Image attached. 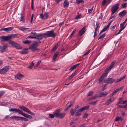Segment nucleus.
I'll list each match as a JSON object with an SVG mask.
<instances>
[{"mask_svg":"<svg viewBox=\"0 0 127 127\" xmlns=\"http://www.w3.org/2000/svg\"><path fill=\"white\" fill-rule=\"evenodd\" d=\"M39 18L43 20L45 19L44 15L43 13H41L40 14Z\"/></svg>","mask_w":127,"mask_h":127,"instance_id":"58836bf2","label":"nucleus"},{"mask_svg":"<svg viewBox=\"0 0 127 127\" xmlns=\"http://www.w3.org/2000/svg\"><path fill=\"white\" fill-rule=\"evenodd\" d=\"M33 14H32L31 16V20L30 21L31 23H32V22L33 19Z\"/></svg>","mask_w":127,"mask_h":127,"instance_id":"338daca9","label":"nucleus"},{"mask_svg":"<svg viewBox=\"0 0 127 127\" xmlns=\"http://www.w3.org/2000/svg\"><path fill=\"white\" fill-rule=\"evenodd\" d=\"M127 105V104H126V105L124 106H122L120 105H118V108H126V106Z\"/></svg>","mask_w":127,"mask_h":127,"instance_id":"49530a36","label":"nucleus"},{"mask_svg":"<svg viewBox=\"0 0 127 127\" xmlns=\"http://www.w3.org/2000/svg\"><path fill=\"white\" fill-rule=\"evenodd\" d=\"M10 44L14 46L16 49H21L22 47L18 43H17L14 41H11L9 42Z\"/></svg>","mask_w":127,"mask_h":127,"instance_id":"423d86ee","label":"nucleus"},{"mask_svg":"<svg viewBox=\"0 0 127 127\" xmlns=\"http://www.w3.org/2000/svg\"><path fill=\"white\" fill-rule=\"evenodd\" d=\"M127 4V3H124L123 4H122L121 6L123 8H125L126 7V5Z\"/></svg>","mask_w":127,"mask_h":127,"instance_id":"a18cd8bd","label":"nucleus"},{"mask_svg":"<svg viewBox=\"0 0 127 127\" xmlns=\"http://www.w3.org/2000/svg\"><path fill=\"white\" fill-rule=\"evenodd\" d=\"M69 4V2L67 0H65L63 3L64 7L65 8H67Z\"/></svg>","mask_w":127,"mask_h":127,"instance_id":"412c9836","label":"nucleus"},{"mask_svg":"<svg viewBox=\"0 0 127 127\" xmlns=\"http://www.w3.org/2000/svg\"><path fill=\"white\" fill-rule=\"evenodd\" d=\"M98 96H97V95L94 96L93 97H90V100H94L95 99H96V97H98Z\"/></svg>","mask_w":127,"mask_h":127,"instance_id":"5fc2aeb1","label":"nucleus"},{"mask_svg":"<svg viewBox=\"0 0 127 127\" xmlns=\"http://www.w3.org/2000/svg\"><path fill=\"white\" fill-rule=\"evenodd\" d=\"M45 38L47 37H54L56 36V34L54 33V31L52 30L51 31H48L44 33Z\"/></svg>","mask_w":127,"mask_h":127,"instance_id":"7ed1b4c3","label":"nucleus"},{"mask_svg":"<svg viewBox=\"0 0 127 127\" xmlns=\"http://www.w3.org/2000/svg\"><path fill=\"white\" fill-rule=\"evenodd\" d=\"M8 45L7 43L4 44L2 46H0V52L1 53H3L6 51L7 50Z\"/></svg>","mask_w":127,"mask_h":127,"instance_id":"0eeeda50","label":"nucleus"},{"mask_svg":"<svg viewBox=\"0 0 127 127\" xmlns=\"http://www.w3.org/2000/svg\"><path fill=\"white\" fill-rule=\"evenodd\" d=\"M41 42L40 41H35L33 44L29 46V49L32 50V51L33 52L39 50V49L37 48V47Z\"/></svg>","mask_w":127,"mask_h":127,"instance_id":"f257e3e1","label":"nucleus"},{"mask_svg":"<svg viewBox=\"0 0 127 127\" xmlns=\"http://www.w3.org/2000/svg\"><path fill=\"white\" fill-rule=\"evenodd\" d=\"M89 107L90 106L89 105L86 106L82 107L80 109H79L81 112L83 111H84L85 109H88L89 108Z\"/></svg>","mask_w":127,"mask_h":127,"instance_id":"4be33fe9","label":"nucleus"},{"mask_svg":"<svg viewBox=\"0 0 127 127\" xmlns=\"http://www.w3.org/2000/svg\"><path fill=\"white\" fill-rule=\"evenodd\" d=\"M105 33H104L102 34V35H100L98 39H101V38H103L105 37Z\"/></svg>","mask_w":127,"mask_h":127,"instance_id":"ea45409f","label":"nucleus"},{"mask_svg":"<svg viewBox=\"0 0 127 127\" xmlns=\"http://www.w3.org/2000/svg\"><path fill=\"white\" fill-rule=\"evenodd\" d=\"M22 42L23 43L25 44L29 45L32 42L30 40H26L25 41H23Z\"/></svg>","mask_w":127,"mask_h":127,"instance_id":"7c9ffc66","label":"nucleus"},{"mask_svg":"<svg viewBox=\"0 0 127 127\" xmlns=\"http://www.w3.org/2000/svg\"><path fill=\"white\" fill-rule=\"evenodd\" d=\"M126 77V75H124L122 77L118 79L117 81H115V83H117L120 82L123 79H124Z\"/></svg>","mask_w":127,"mask_h":127,"instance_id":"cd10ccee","label":"nucleus"},{"mask_svg":"<svg viewBox=\"0 0 127 127\" xmlns=\"http://www.w3.org/2000/svg\"><path fill=\"white\" fill-rule=\"evenodd\" d=\"M59 111V109L53 112V114L55 115L56 117L62 119L65 115L66 113H60Z\"/></svg>","mask_w":127,"mask_h":127,"instance_id":"f03ea898","label":"nucleus"},{"mask_svg":"<svg viewBox=\"0 0 127 127\" xmlns=\"http://www.w3.org/2000/svg\"><path fill=\"white\" fill-rule=\"evenodd\" d=\"M59 54V53L58 52H56L55 53L53 57V60L54 61L56 60V59Z\"/></svg>","mask_w":127,"mask_h":127,"instance_id":"c85d7f7f","label":"nucleus"},{"mask_svg":"<svg viewBox=\"0 0 127 127\" xmlns=\"http://www.w3.org/2000/svg\"><path fill=\"white\" fill-rule=\"evenodd\" d=\"M23 118H24V117H19V116H18L17 120H20L23 121Z\"/></svg>","mask_w":127,"mask_h":127,"instance_id":"4d7b16f0","label":"nucleus"},{"mask_svg":"<svg viewBox=\"0 0 127 127\" xmlns=\"http://www.w3.org/2000/svg\"><path fill=\"white\" fill-rule=\"evenodd\" d=\"M91 50V49H90L89 50H88L86 53L85 54L83 55V56H85L88 54L90 52Z\"/></svg>","mask_w":127,"mask_h":127,"instance_id":"680f3d73","label":"nucleus"},{"mask_svg":"<svg viewBox=\"0 0 127 127\" xmlns=\"http://www.w3.org/2000/svg\"><path fill=\"white\" fill-rule=\"evenodd\" d=\"M33 0H32V3H31V8L32 10H33Z\"/></svg>","mask_w":127,"mask_h":127,"instance_id":"13d9d810","label":"nucleus"},{"mask_svg":"<svg viewBox=\"0 0 127 127\" xmlns=\"http://www.w3.org/2000/svg\"><path fill=\"white\" fill-rule=\"evenodd\" d=\"M126 10H123V11L120 12L118 15L120 17L124 16L126 14Z\"/></svg>","mask_w":127,"mask_h":127,"instance_id":"aec40b11","label":"nucleus"},{"mask_svg":"<svg viewBox=\"0 0 127 127\" xmlns=\"http://www.w3.org/2000/svg\"><path fill=\"white\" fill-rule=\"evenodd\" d=\"M108 28L106 26L104 27V28L102 29V30H101L100 33L99 34H101L103 32H105L106 31L107 29Z\"/></svg>","mask_w":127,"mask_h":127,"instance_id":"473e14b6","label":"nucleus"},{"mask_svg":"<svg viewBox=\"0 0 127 127\" xmlns=\"http://www.w3.org/2000/svg\"><path fill=\"white\" fill-rule=\"evenodd\" d=\"M75 110H74L73 108H71L70 110V112L71 113V115L73 116L74 115L75 112Z\"/></svg>","mask_w":127,"mask_h":127,"instance_id":"2f4dec72","label":"nucleus"},{"mask_svg":"<svg viewBox=\"0 0 127 127\" xmlns=\"http://www.w3.org/2000/svg\"><path fill=\"white\" fill-rule=\"evenodd\" d=\"M79 64L80 63H79L78 64L73 65L69 69V70H71V71H72L73 70L75 69L78 66Z\"/></svg>","mask_w":127,"mask_h":127,"instance_id":"393cba45","label":"nucleus"},{"mask_svg":"<svg viewBox=\"0 0 127 127\" xmlns=\"http://www.w3.org/2000/svg\"><path fill=\"white\" fill-rule=\"evenodd\" d=\"M49 118H54L55 116L53 114H49Z\"/></svg>","mask_w":127,"mask_h":127,"instance_id":"79ce46f5","label":"nucleus"},{"mask_svg":"<svg viewBox=\"0 0 127 127\" xmlns=\"http://www.w3.org/2000/svg\"><path fill=\"white\" fill-rule=\"evenodd\" d=\"M9 68L8 66L4 67L1 69H0V74H3L7 72L9 70Z\"/></svg>","mask_w":127,"mask_h":127,"instance_id":"1a4fd4ad","label":"nucleus"},{"mask_svg":"<svg viewBox=\"0 0 127 127\" xmlns=\"http://www.w3.org/2000/svg\"><path fill=\"white\" fill-rule=\"evenodd\" d=\"M119 4L118 3H117L114 5L111 8V14H114L115 12L118 9L119 7Z\"/></svg>","mask_w":127,"mask_h":127,"instance_id":"20e7f679","label":"nucleus"},{"mask_svg":"<svg viewBox=\"0 0 127 127\" xmlns=\"http://www.w3.org/2000/svg\"><path fill=\"white\" fill-rule=\"evenodd\" d=\"M76 29H75L73 31H72V33L70 36V38H71L72 37L74 33L76 31Z\"/></svg>","mask_w":127,"mask_h":127,"instance_id":"c03bdc74","label":"nucleus"},{"mask_svg":"<svg viewBox=\"0 0 127 127\" xmlns=\"http://www.w3.org/2000/svg\"><path fill=\"white\" fill-rule=\"evenodd\" d=\"M18 117V116H12L10 117V118L13 119L17 120Z\"/></svg>","mask_w":127,"mask_h":127,"instance_id":"37998d69","label":"nucleus"},{"mask_svg":"<svg viewBox=\"0 0 127 127\" xmlns=\"http://www.w3.org/2000/svg\"><path fill=\"white\" fill-rule=\"evenodd\" d=\"M98 101L97 100L91 102H90L89 104L94 105L96 104Z\"/></svg>","mask_w":127,"mask_h":127,"instance_id":"de8ad7c7","label":"nucleus"},{"mask_svg":"<svg viewBox=\"0 0 127 127\" xmlns=\"http://www.w3.org/2000/svg\"><path fill=\"white\" fill-rule=\"evenodd\" d=\"M108 73L106 72L103 74L99 79V83L100 84L101 83L103 82V81L105 78L106 77L108 74Z\"/></svg>","mask_w":127,"mask_h":127,"instance_id":"6e6552de","label":"nucleus"},{"mask_svg":"<svg viewBox=\"0 0 127 127\" xmlns=\"http://www.w3.org/2000/svg\"><path fill=\"white\" fill-rule=\"evenodd\" d=\"M49 13L48 12H45L44 14V16L45 19H47L49 16Z\"/></svg>","mask_w":127,"mask_h":127,"instance_id":"c9c22d12","label":"nucleus"},{"mask_svg":"<svg viewBox=\"0 0 127 127\" xmlns=\"http://www.w3.org/2000/svg\"><path fill=\"white\" fill-rule=\"evenodd\" d=\"M4 92L3 91L0 92V98L4 94Z\"/></svg>","mask_w":127,"mask_h":127,"instance_id":"0e129e2a","label":"nucleus"},{"mask_svg":"<svg viewBox=\"0 0 127 127\" xmlns=\"http://www.w3.org/2000/svg\"><path fill=\"white\" fill-rule=\"evenodd\" d=\"M9 111L10 112H18V113L19 114V113L21 112H22V110L16 108H11L9 109Z\"/></svg>","mask_w":127,"mask_h":127,"instance_id":"f3484780","label":"nucleus"},{"mask_svg":"<svg viewBox=\"0 0 127 127\" xmlns=\"http://www.w3.org/2000/svg\"><path fill=\"white\" fill-rule=\"evenodd\" d=\"M13 29V27H10L2 29L1 30L4 31L6 32H8L12 30Z\"/></svg>","mask_w":127,"mask_h":127,"instance_id":"6ab92c4d","label":"nucleus"},{"mask_svg":"<svg viewBox=\"0 0 127 127\" xmlns=\"http://www.w3.org/2000/svg\"><path fill=\"white\" fill-rule=\"evenodd\" d=\"M75 74V72H73L71 76L68 78V79L69 80L71 79L74 76Z\"/></svg>","mask_w":127,"mask_h":127,"instance_id":"4c0bfd02","label":"nucleus"},{"mask_svg":"<svg viewBox=\"0 0 127 127\" xmlns=\"http://www.w3.org/2000/svg\"><path fill=\"white\" fill-rule=\"evenodd\" d=\"M41 62V61L40 60H39L38 61L36 64V67H37L39 65Z\"/></svg>","mask_w":127,"mask_h":127,"instance_id":"69168bd1","label":"nucleus"},{"mask_svg":"<svg viewBox=\"0 0 127 127\" xmlns=\"http://www.w3.org/2000/svg\"><path fill=\"white\" fill-rule=\"evenodd\" d=\"M123 88V87H121L120 88H119L117 89L116 90H114L113 92L114 94L115 95L119 91H120Z\"/></svg>","mask_w":127,"mask_h":127,"instance_id":"a878e982","label":"nucleus"},{"mask_svg":"<svg viewBox=\"0 0 127 127\" xmlns=\"http://www.w3.org/2000/svg\"><path fill=\"white\" fill-rule=\"evenodd\" d=\"M27 38L35 39V35H31L27 37Z\"/></svg>","mask_w":127,"mask_h":127,"instance_id":"09e8293b","label":"nucleus"},{"mask_svg":"<svg viewBox=\"0 0 127 127\" xmlns=\"http://www.w3.org/2000/svg\"><path fill=\"white\" fill-rule=\"evenodd\" d=\"M115 81V80L112 78H109L105 80V82L108 84H112Z\"/></svg>","mask_w":127,"mask_h":127,"instance_id":"9d476101","label":"nucleus"},{"mask_svg":"<svg viewBox=\"0 0 127 127\" xmlns=\"http://www.w3.org/2000/svg\"><path fill=\"white\" fill-rule=\"evenodd\" d=\"M91 50V49H90L89 50H88L86 53L85 54L83 55V56H85L88 54L90 52Z\"/></svg>","mask_w":127,"mask_h":127,"instance_id":"052dcab7","label":"nucleus"},{"mask_svg":"<svg viewBox=\"0 0 127 127\" xmlns=\"http://www.w3.org/2000/svg\"><path fill=\"white\" fill-rule=\"evenodd\" d=\"M75 112H76V113L75 115V116H79L81 115V111L79 109L76 110Z\"/></svg>","mask_w":127,"mask_h":127,"instance_id":"bb28decb","label":"nucleus"},{"mask_svg":"<svg viewBox=\"0 0 127 127\" xmlns=\"http://www.w3.org/2000/svg\"><path fill=\"white\" fill-rule=\"evenodd\" d=\"M93 7L91 9H88V13H90L92 12V11L93 9Z\"/></svg>","mask_w":127,"mask_h":127,"instance_id":"774afa93","label":"nucleus"},{"mask_svg":"<svg viewBox=\"0 0 127 127\" xmlns=\"http://www.w3.org/2000/svg\"><path fill=\"white\" fill-rule=\"evenodd\" d=\"M114 97L110 98L109 99L106 101L105 105H107L111 103L112 102L114 101Z\"/></svg>","mask_w":127,"mask_h":127,"instance_id":"dca6fc26","label":"nucleus"},{"mask_svg":"<svg viewBox=\"0 0 127 127\" xmlns=\"http://www.w3.org/2000/svg\"><path fill=\"white\" fill-rule=\"evenodd\" d=\"M94 92L92 91H90L86 95L87 96H90L92 95L93 94Z\"/></svg>","mask_w":127,"mask_h":127,"instance_id":"72a5a7b5","label":"nucleus"},{"mask_svg":"<svg viewBox=\"0 0 127 127\" xmlns=\"http://www.w3.org/2000/svg\"><path fill=\"white\" fill-rule=\"evenodd\" d=\"M19 108L21 109H22L24 111L27 112V113L29 114H30L32 115H34V114L31 111L29 110L27 107L23 106H19Z\"/></svg>","mask_w":127,"mask_h":127,"instance_id":"39448f33","label":"nucleus"},{"mask_svg":"<svg viewBox=\"0 0 127 127\" xmlns=\"http://www.w3.org/2000/svg\"><path fill=\"white\" fill-rule=\"evenodd\" d=\"M115 62L116 61H115L112 62L111 63L110 66L106 68V69L105 71V72H106L108 73L109 71L111 70V68H112L114 66L115 63Z\"/></svg>","mask_w":127,"mask_h":127,"instance_id":"ddd939ff","label":"nucleus"},{"mask_svg":"<svg viewBox=\"0 0 127 127\" xmlns=\"http://www.w3.org/2000/svg\"><path fill=\"white\" fill-rule=\"evenodd\" d=\"M86 31L85 27H83L79 32V34L80 36H81L84 33H85Z\"/></svg>","mask_w":127,"mask_h":127,"instance_id":"a211bd4d","label":"nucleus"},{"mask_svg":"<svg viewBox=\"0 0 127 127\" xmlns=\"http://www.w3.org/2000/svg\"><path fill=\"white\" fill-rule=\"evenodd\" d=\"M20 22L22 21L23 22H24L25 21V19L24 17L23 16H21V18L20 20Z\"/></svg>","mask_w":127,"mask_h":127,"instance_id":"a19ab883","label":"nucleus"},{"mask_svg":"<svg viewBox=\"0 0 127 127\" xmlns=\"http://www.w3.org/2000/svg\"><path fill=\"white\" fill-rule=\"evenodd\" d=\"M99 95H100L98 96V97H101L102 96H105L107 95V93L106 92L105 93H104L103 92L102 93H99Z\"/></svg>","mask_w":127,"mask_h":127,"instance_id":"b1692460","label":"nucleus"},{"mask_svg":"<svg viewBox=\"0 0 127 127\" xmlns=\"http://www.w3.org/2000/svg\"><path fill=\"white\" fill-rule=\"evenodd\" d=\"M58 44V43L56 44L55 46L51 50V51L53 52L57 48Z\"/></svg>","mask_w":127,"mask_h":127,"instance_id":"e433bc0d","label":"nucleus"},{"mask_svg":"<svg viewBox=\"0 0 127 127\" xmlns=\"http://www.w3.org/2000/svg\"><path fill=\"white\" fill-rule=\"evenodd\" d=\"M76 2L78 4L83 2V0H76Z\"/></svg>","mask_w":127,"mask_h":127,"instance_id":"3c124183","label":"nucleus"},{"mask_svg":"<svg viewBox=\"0 0 127 127\" xmlns=\"http://www.w3.org/2000/svg\"><path fill=\"white\" fill-rule=\"evenodd\" d=\"M121 119V117H117L116 118L115 120V121H119Z\"/></svg>","mask_w":127,"mask_h":127,"instance_id":"6e6d98bb","label":"nucleus"},{"mask_svg":"<svg viewBox=\"0 0 127 127\" xmlns=\"http://www.w3.org/2000/svg\"><path fill=\"white\" fill-rule=\"evenodd\" d=\"M96 27L95 28V30H97V28L99 26V23H96Z\"/></svg>","mask_w":127,"mask_h":127,"instance_id":"e2e57ef3","label":"nucleus"},{"mask_svg":"<svg viewBox=\"0 0 127 127\" xmlns=\"http://www.w3.org/2000/svg\"><path fill=\"white\" fill-rule=\"evenodd\" d=\"M24 75L20 73H19L15 75V77L16 79L20 80L23 78L24 77Z\"/></svg>","mask_w":127,"mask_h":127,"instance_id":"2eb2a0df","label":"nucleus"},{"mask_svg":"<svg viewBox=\"0 0 127 127\" xmlns=\"http://www.w3.org/2000/svg\"><path fill=\"white\" fill-rule=\"evenodd\" d=\"M19 114H20L22 115L23 116L27 118L31 119L32 117L31 116L28 115V114H26L25 113H23V111L19 113Z\"/></svg>","mask_w":127,"mask_h":127,"instance_id":"4468645a","label":"nucleus"},{"mask_svg":"<svg viewBox=\"0 0 127 127\" xmlns=\"http://www.w3.org/2000/svg\"><path fill=\"white\" fill-rule=\"evenodd\" d=\"M125 24V23L123 22L122 23H121L120 24V28L124 30L125 28L127 25V24H126L125 26H124V25Z\"/></svg>","mask_w":127,"mask_h":127,"instance_id":"c756f323","label":"nucleus"},{"mask_svg":"<svg viewBox=\"0 0 127 127\" xmlns=\"http://www.w3.org/2000/svg\"><path fill=\"white\" fill-rule=\"evenodd\" d=\"M11 36H2L0 37L1 40L2 41H6L9 40L11 38Z\"/></svg>","mask_w":127,"mask_h":127,"instance_id":"f8f14e48","label":"nucleus"},{"mask_svg":"<svg viewBox=\"0 0 127 127\" xmlns=\"http://www.w3.org/2000/svg\"><path fill=\"white\" fill-rule=\"evenodd\" d=\"M45 38L44 33H40L35 35V39L38 40L42 39L43 37Z\"/></svg>","mask_w":127,"mask_h":127,"instance_id":"9b49d317","label":"nucleus"},{"mask_svg":"<svg viewBox=\"0 0 127 127\" xmlns=\"http://www.w3.org/2000/svg\"><path fill=\"white\" fill-rule=\"evenodd\" d=\"M34 65V64L33 63V62H32V63H31V64L30 65V66L29 67V68L30 69H31L33 65Z\"/></svg>","mask_w":127,"mask_h":127,"instance_id":"8fccbe9b","label":"nucleus"},{"mask_svg":"<svg viewBox=\"0 0 127 127\" xmlns=\"http://www.w3.org/2000/svg\"><path fill=\"white\" fill-rule=\"evenodd\" d=\"M81 16V15H76V17H75V19H79L80 17Z\"/></svg>","mask_w":127,"mask_h":127,"instance_id":"864d4df0","label":"nucleus"},{"mask_svg":"<svg viewBox=\"0 0 127 127\" xmlns=\"http://www.w3.org/2000/svg\"><path fill=\"white\" fill-rule=\"evenodd\" d=\"M28 50L27 48H25L22 50L21 52V54H26L28 53Z\"/></svg>","mask_w":127,"mask_h":127,"instance_id":"5701e85b","label":"nucleus"},{"mask_svg":"<svg viewBox=\"0 0 127 127\" xmlns=\"http://www.w3.org/2000/svg\"><path fill=\"white\" fill-rule=\"evenodd\" d=\"M29 29L24 27H20L19 28V30L22 31H24L26 30Z\"/></svg>","mask_w":127,"mask_h":127,"instance_id":"f704fd0d","label":"nucleus"},{"mask_svg":"<svg viewBox=\"0 0 127 127\" xmlns=\"http://www.w3.org/2000/svg\"><path fill=\"white\" fill-rule=\"evenodd\" d=\"M91 50V49H90L89 50H88L86 53L85 54L83 55V56H85L88 54L90 52Z\"/></svg>","mask_w":127,"mask_h":127,"instance_id":"bf43d9fd","label":"nucleus"},{"mask_svg":"<svg viewBox=\"0 0 127 127\" xmlns=\"http://www.w3.org/2000/svg\"><path fill=\"white\" fill-rule=\"evenodd\" d=\"M106 0H103L102 3V6H104L106 3Z\"/></svg>","mask_w":127,"mask_h":127,"instance_id":"603ef678","label":"nucleus"}]
</instances>
